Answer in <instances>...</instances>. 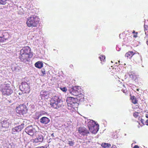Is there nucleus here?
<instances>
[{
    "mask_svg": "<svg viewBox=\"0 0 148 148\" xmlns=\"http://www.w3.org/2000/svg\"><path fill=\"white\" fill-rule=\"evenodd\" d=\"M31 51L30 48L28 46L24 47L20 51L19 58L22 62L27 63L29 62V58L33 56Z\"/></svg>",
    "mask_w": 148,
    "mask_h": 148,
    "instance_id": "1",
    "label": "nucleus"
},
{
    "mask_svg": "<svg viewBox=\"0 0 148 148\" xmlns=\"http://www.w3.org/2000/svg\"><path fill=\"white\" fill-rule=\"evenodd\" d=\"M84 95H82L81 98L79 96L77 98H74L72 97H67L66 99V102L69 107H73L74 108H77L79 104L77 103L78 100L81 102H83L84 100Z\"/></svg>",
    "mask_w": 148,
    "mask_h": 148,
    "instance_id": "2",
    "label": "nucleus"
},
{
    "mask_svg": "<svg viewBox=\"0 0 148 148\" xmlns=\"http://www.w3.org/2000/svg\"><path fill=\"white\" fill-rule=\"evenodd\" d=\"M39 19L38 17L34 15L29 16L27 18L26 22L29 27H36L39 23Z\"/></svg>",
    "mask_w": 148,
    "mask_h": 148,
    "instance_id": "3",
    "label": "nucleus"
},
{
    "mask_svg": "<svg viewBox=\"0 0 148 148\" xmlns=\"http://www.w3.org/2000/svg\"><path fill=\"white\" fill-rule=\"evenodd\" d=\"M88 126L91 132L93 134L97 133L99 130V125L92 120H89L88 122Z\"/></svg>",
    "mask_w": 148,
    "mask_h": 148,
    "instance_id": "4",
    "label": "nucleus"
},
{
    "mask_svg": "<svg viewBox=\"0 0 148 148\" xmlns=\"http://www.w3.org/2000/svg\"><path fill=\"white\" fill-rule=\"evenodd\" d=\"M50 103L51 106L54 108L58 109L61 107L62 103L58 97L55 96L53 97Z\"/></svg>",
    "mask_w": 148,
    "mask_h": 148,
    "instance_id": "5",
    "label": "nucleus"
},
{
    "mask_svg": "<svg viewBox=\"0 0 148 148\" xmlns=\"http://www.w3.org/2000/svg\"><path fill=\"white\" fill-rule=\"evenodd\" d=\"M69 92L72 95L79 97L80 96V98H81L82 95H84L82 94V91L81 88L79 86H74L70 89Z\"/></svg>",
    "mask_w": 148,
    "mask_h": 148,
    "instance_id": "6",
    "label": "nucleus"
},
{
    "mask_svg": "<svg viewBox=\"0 0 148 148\" xmlns=\"http://www.w3.org/2000/svg\"><path fill=\"white\" fill-rule=\"evenodd\" d=\"M27 106L24 104H21L16 107V110L17 113L20 115H23L26 114L28 110L27 108L28 106L27 103Z\"/></svg>",
    "mask_w": 148,
    "mask_h": 148,
    "instance_id": "7",
    "label": "nucleus"
},
{
    "mask_svg": "<svg viewBox=\"0 0 148 148\" xmlns=\"http://www.w3.org/2000/svg\"><path fill=\"white\" fill-rule=\"evenodd\" d=\"M2 92L3 95H9L12 93L13 90L9 85H5L2 89Z\"/></svg>",
    "mask_w": 148,
    "mask_h": 148,
    "instance_id": "8",
    "label": "nucleus"
},
{
    "mask_svg": "<svg viewBox=\"0 0 148 148\" xmlns=\"http://www.w3.org/2000/svg\"><path fill=\"white\" fill-rule=\"evenodd\" d=\"M25 132L30 136H32L36 132V130L32 125L27 127L25 129Z\"/></svg>",
    "mask_w": 148,
    "mask_h": 148,
    "instance_id": "9",
    "label": "nucleus"
},
{
    "mask_svg": "<svg viewBox=\"0 0 148 148\" xmlns=\"http://www.w3.org/2000/svg\"><path fill=\"white\" fill-rule=\"evenodd\" d=\"M20 88L22 91H24L25 93H29L30 91L29 86L26 82H23L21 85L20 86Z\"/></svg>",
    "mask_w": 148,
    "mask_h": 148,
    "instance_id": "10",
    "label": "nucleus"
},
{
    "mask_svg": "<svg viewBox=\"0 0 148 148\" xmlns=\"http://www.w3.org/2000/svg\"><path fill=\"white\" fill-rule=\"evenodd\" d=\"M9 37V34L6 32L3 31L0 32V42H3L7 40Z\"/></svg>",
    "mask_w": 148,
    "mask_h": 148,
    "instance_id": "11",
    "label": "nucleus"
},
{
    "mask_svg": "<svg viewBox=\"0 0 148 148\" xmlns=\"http://www.w3.org/2000/svg\"><path fill=\"white\" fill-rule=\"evenodd\" d=\"M24 125L23 124H21V125H19L13 127L12 129V134H15L17 132H18L21 131L24 127Z\"/></svg>",
    "mask_w": 148,
    "mask_h": 148,
    "instance_id": "12",
    "label": "nucleus"
},
{
    "mask_svg": "<svg viewBox=\"0 0 148 148\" xmlns=\"http://www.w3.org/2000/svg\"><path fill=\"white\" fill-rule=\"evenodd\" d=\"M78 132L80 134L83 136L86 135L89 133V131L84 127H79Z\"/></svg>",
    "mask_w": 148,
    "mask_h": 148,
    "instance_id": "13",
    "label": "nucleus"
},
{
    "mask_svg": "<svg viewBox=\"0 0 148 148\" xmlns=\"http://www.w3.org/2000/svg\"><path fill=\"white\" fill-rule=\"evenodd\" d=\"M40 95L42 99H47L49 96V92L48 91H42L40 92Z\"/></svg>",
    "mask_w": 148,
    "mask_h": 148,
    "instance_id": "14",
    "label": "nucleus"
},
{
    "mask_svg": "<svg viewBox=\"0 0 148 148\" xmlns=\"http://www.w3.org/2000/svg\"><path fill=\"white\" fill-rule=\"evenodd\" d=\"M43 137L42 135H38L36 136V137L34 140L33 142L35 143L42 142L43 141Z\"/></svg>",
    "mask_w": 148,
    "mask_h": 148,
    "instance_id": "15",
    "label": "nucleus"
},
{
    "mask_svg": "<svg viewBox=\"0 0 148 148\" xmlns=\"http://www.w3.org/2000/svg\"><path fill=\"white\" fill-rule=\"evenodd\" d=\"M1 124L3 127L8 128L9 126L10 123L8 122L6 119L3 120L2 119L1 120Z\"/></svg>",
    "mask_w": 148,
    "mask_h": 148,
    "instance_id": "16",
    "label": "nucleus"
},
{
    "mask_svg": "<svg viewBox=\"0 0 148 148\" xmlns=\"http://www.w3.org/2000/svg\"><path fill=\"white\" fill-rule=\"evenodd\" d=\"M50 121V119L46 117H42L40 119V121L42 124H47Z\"/></svg>",
    "mask_w": 148,
    "mask_h": 148,
    "instance_id": "17",
    "label": "nucleus"
},
{
    "mask_svg": "<svg viewBox=\"0 0 148 148\" xmlns=\"http://www.w3.org/2000/svg\"><path fill=\"white\" fill-rule=\"evenodd\" d=\"M25 121L22 119H20L17 120L15 121L14 124V125H21V124H23L24 126H25V124L24 123Z\"/></svg>",
    "mask_w": 148,
    "mask_h": 148,
    "instance_id": "18",
    "label": "nucleus"
},
{
    "mask_svg": "<svg viewBox=\"0 0 148 148\" xmlns=\"http://www.w3.org/2000/svg\"><path fill=\"white\" fill-rule=\"evenodd\" d=\"M35 66L36 67L40 69L43 67V64L42 62L38 61L36 63Z\"/></svg>",
    "mask_w": 148,
    "mask_h": 148,
    "instance_id": "19",
    "label": "nucleus"
},
{
    "mask_svg": "<svg viewBox=\"0 0 148 148\" xmlns=\"http://www.w3.org/2000/svg\"><path fill=\"white\" fill-rule=\"evenodd\" d=\"M134 54L133 51H129L126 53L125 56L127 58H130L134 55Z\"/></svg>",
    "mask_w": 148,
    "mask_h": 148,
    "instance_id": "20",
    "label": "nucleus"
},
{
    "mask_svg": "<svg viewBox=\"0 0 148 148\" xmlns=\"http://www.w3.org/2000/svg\"><path fill=\"white\" fill-rule=\"evenodd\" d=\"M101 146L102 147L104 148L106 147L108 148L111 146V145L108 143H104L102 144Z\"/></svg>",
    "mask_w": 148,
    "mask_h": 148,
    "instance_id": "21",
    "label": "nucleus"
},
{
    "mask_svg": "<svg viewBox=\"0 0 148 148\" xmlns=\"http://www.w3.org/2000/svg\"><path fill=\"white\" fill-rule=\"evenodd\" d=\"M7 0H0V5H4L6 3Z\"/></svg>",
    "mask_w": 148,
    "mask_h": 148,
    "instance_id": "22",
    "label": "nucleus"
},
{
    "mask_svg": "<svg viewBox=\"0 0 148 148\" xmlns=\"http://www.w3.org/2000/svg\"><path fill=\"white\" fill-rule=\"evenodd\" d=\"M99 58L101 61H104L105 59V56L101 55L99 57Z\"/></svg>",
    "mask_w": 148,
    "mask_h": 148,
    "instance_id": "23",
    "label": "nucleus"
},
{
    "mask_svg": "<svg viewBox=\"0 0 148 148\" xmlns=\"http://www.w3.org/2000/svg\"><path fill=\"white\" fill-rule=\"evenodd\" d=\"M68 144L70 146H73L74 144V143L73 141L69 140L68 141Z\"/></svg>",
    "mask_w": 148,
    "mask_h": 148,
    "instance_id": "24",
    "label": "nucleus"
},
{
    "mask_svg": "<svg viewBox=\"0 0 148 148\" xmlns=\"http://www.w3.org/2000/svg\"><path fill=\"white\" fill-rule=\"evenodd\" d=\"M60 89L62 91L64 92H66L67 90L66 88L65 87L61 88Z\"/></svg>",
    "mask_w": 148,
    "mask_h": 148,
    "instance_id": "25",
    "label": "nucleus"
},
{
    "mask_svg": "<svg viewBox=\"0 0 148 148\" xmlns=\"http://www.w3.org/2000/svg\"><path fill=\"white\" fill-rule=\"evenodd\" d=\"M138 112H136L134 113L133 116L135 117L136 118L138 116Z\"/></svg>",
    "mask_w": 148,
    "mask_h": 148,
    "instance_id": "26",
    "label": "nucleus"
},
{
    "mask_svg": "<svg viewBox=\"0 0 148 148\" xmlns=\"http://www.w3.org/2000/svg\"><path fill=\"white\" fill-rule=\"evenodd\" d=\"M148 27V26L147 25H146L145 24H144V30L145 31V30H147V28Z\"/></svg>",
    "mask_w": 148,
    "mask_h": 148,
    "instance_id": "27",
    "label": "nucleus"
},
{
    "mask_svg": "<svg viewBox=\"0 0 148 148\" xmlns=\"http://www.w3.org/2000/svg\"><path fill=\"white\" fill-rule=\"evenodd\" d=\"M132 102L134 104H136L137 103V101L136 99H135L134 100H132Z\"/></svg>",
    "mask_w": 148,
    "mask_h": 148,
    "instance_id": "28",
    "label": "nucleus"
},
{
    "mask_svg": "<svg viewBox=\"0 0 148 148\" xmlns=\"http://www.w3.org/2000/svg\"><path fill=\"white\" fill-rule=\"evenodd\" d=\"M130 77H131V78L132 79H134V75H133L132 74H131V75H130Z\"/></svg>",
    "mask_w": 148,
    "mask_h": 148,
    "instance_id": "29",
    "label": "nucleus"
},
{
    "mask_svg": "<svg viewBox=\"0 0 148 148\" xmlns=\"http://www.w3.org/2000/svg\"><path fill=\"white\" fill-rule=\"evenodd\" d=\"M131 99H132V100H133L134 99H136V98L135 96H133L131 97Z\"/></svg>",
    "mask_w": 148,
    "mask_h": 148,
    "instance_id": "30",
    "label": "nucleus"
},
{
    "mask_svg": "<svg viewBox=\"0 0 148 148\" xmlns=\"http://www.w3.org/2000/svg\"><path fill=\"white\" fill-rule=\"evenodd\" d=\"M42 72L43 74H45V71L44 69L42 70Z\"/></svg>",
    "mask_w": 148,
    "mask_h": 148,
    "instance_id": "31",
    "label": "nucleus"
},
{
    "mask_svg": "<svg viewBox=\"0 0 148 148\" xmlns=\"http://www.w3.org/2000/svg\"><path fill=\"white\" fill-rule=\"evenodd\" d=\"M133 148H139V146L137 145H135Z\"/></svg>",
    "mask_w": 148,
    "mask_h": 148,
    "instance_id": "32",
    "label": "nucleus"
},
{
    "mask_svg": "<svg viewBox=\"0 0 148 148\" xmlns=\"http://www.w3.org/2000/svg\"><path fill=\"white\" fill-rule=\"evenodd\" d=\"M37 115H38V116H38V118H39V117L41 115V113H38Z\"/></svg>",
    "mask_w": 148,
    "mask_h": 148,
    "instance_id": "33",
    "label": "nucleus"
},
{
    "mask_svg": "<svg viewBox=\"0 0 148 148\" xmlns=\"http://www.w3.org/2000/svg\"><path fill=\"white\" fill-rule=\"evenodd\" d=\"M145 123H146V125L148 126V119H147Z\"/></svg>",
    "mask_w": 148,
    "mask_h": 148,
    "instance_id": "34",
    "label": "nucleus"
},
{
    "mask_svg": "<svg viewBox=\"0 0 148 148\" xmlns=\"http://www.w3.org/2000/svg\"><path fill=\"white\" fill-rule=\"evenodd\" d=\"M141 122L143 124V123L144 122V120L143 119H141Z\"/></svg>",
    "mask_w": 148,
    "mask_h": 148,
    "instance_id": "35",
    "label": "nucleus"
},
{
    "mask_svg": "<svg viewBox=\"0 0 148 148\" xmlns=\"http://www.w3.org/2000/svg\"><path fill=\"white\" fill-rule=\"evenodd\" d=\"M69 67L71 68H73V66L72 64H71L70 65Z\"/></svg>",
    "mask_w": 148,
    "mask_h": 148,
    "instance_id": "36",
    "label": "nucleus"
},
{
    "mask_svg": "<svg viewBox=\"0 0 148 148\" xmlns=\"http://www.w3.org/2000/svg\"><path fill=\"white\" fill-rule=\"evenodd\" d=\"M116 147V146L114 145H113L111 148H115Z\"/></svg>",
    "mask_w": 148,
    "mask_h": 148,
    "instance_id": "37",
    "label": "nucleus"
},
{
    "mask_svg": "<svg viewBox=\"0 0 148 148\" xmlns=\"http://www.w3.org/2000/svg\"><path fill=\"white\" fill-rule=\"evenodd\" d=\"M122 91L124 93H125V90H123V89L122 90Z\"/></svg>",
    "mask_w": 148,
    "mask_h": 148,
    "instance_id": "38",
    "label": "nucleus"
},
{
    "mask_svg": "<svg viewBox=\"0 0 148 148\" xmlns=\"http://www.w3.org/2000/svg\"><path fill=\"white\" fill-rule=\"evenodd\" d=\"M146 117L147 118H148V114H146Z\"/></svg>",
    "mask_w": 148,
    "mask_h": 148,
    "instance_id": "39",
    "label": "nucleus"
},
{
    "mask_svg": "<svg viewBox=\"0 0 148 148\" xmlns=\"http://www.w3.org/2000/svg\"><path fill=\"white\" fill-rule=\"evenodd\" d=\"M146 43L147 45H148V40H147L146 41Z\"/></svg>",
    "mask_w": 148,
    "mask_h": 148,
    "instance_id": "40",
    "label": "nucleus"
},
{
    "mask_svg": "<svg viewBox=\"0 0 148 148\" xmlns=\"http://www.w3.org/2000/svg\"><path fill=\"white\" fill-rule=\"evenodd\" d=\"M51 136H52L53 137L54 136L53 133L52 134H51Z\"/></svg>",
    "mask_w": 148,
    "mask_h": 148,
    "instance_id": "41",
    "label": "nucleus"
},
{
    "mask_svg": "<svg viewBox=\"0 0 148 148\" xmlns=\"http://www.w3.org/2000/svg\"><path fill=\"white\" fill-rule=\"evenodd\" d=\"M139 90V88H138L136 89V90L137 91H138Z\"/></svg>",
    "mask_w": 148,
    "mask_h": 148,
    "instance_id": "42",
    "label": "nucleus"
},
{
    "mask_svg": "<svg viewBox=\"0 0 148 148\" xmlns=\"http://www.w3.org/2000/svg\"><path fill=\"white\" fill-rule=\"evenodd\" d=\"M134 32H135V31H133V33H134Z\"/></svg>",
    "mask_w": 148,
    "mask_h": 148,
    "instance_id": "43",
    "label": "nucleus"
},
{
    "mask_svg": "<svg viewBox=\"0 0 148 148\" xmlns=\"http://www.w3.org/2000/svg\"><path fill=\"white\" fill-rule=\"evenodd\" d=\"M19 95H21V94H20V93H19Z\"/></svg>",
    "mask_w": 148,
    "mask_h": 148,
    "instance_id": "44",
    "label": "nucleus"
},
{
    "mask_svg": "<svg viewBox=\"0 0 148 148\" xmlns=\"http://www.w3.org/2000/svg\"><path fill=\"white\" fill-rule=\"evenodd\" d=\"M134 37H136V36H134Z\"/></svg>",
    "mask_w": 148,
    "mask_h": 148,
    "instance_id": "45",
    "label": "nucleus"
}]
</instances>
